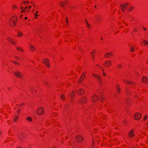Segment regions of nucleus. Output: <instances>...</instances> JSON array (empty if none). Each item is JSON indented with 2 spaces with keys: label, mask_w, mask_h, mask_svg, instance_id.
Segmentation results:
<instances>
[{
  "label": "nucleus",
  "mask_w": 148,
  "mask_h": 148,
  "mask_svg": "<svg viewBox=\"0 0 148 148\" xmlns=\"http://www.w3.org/2000/svg\"><path fill=\"white\" fill-rule=\"evenodd\" d=\"M136 30H137V29H135H135H134V31H135H135H136Z\"/></svg>",
  "instance_id": "obj_57"
},
{
  "label": "nucleus",
  "mask_w": 148,
  "mask_h": 148,
  "mask_svg": "<svg viewBox=\"0 0 148 148\" xmlns=\"http://www.w3.org/2000/svg\"><path fill=\"white\" fill-rule=\"evenodd\" d=\"M87 27H88L89 28H90V25H89V24L88 23V24H87Z\"/></svg>",
  "instance_id": "obj_41"
},
{
  "label": "nucleus",
  "mask_w": 148,
  "mask_h": 148,
  "mask_svg": "<svg viewBox=\"0 0 148 148\" xmlns=\"http://www.w3.org/2000/svg\"><path fill=\"white\" fill-rule=\"evenodd\" d=\"M26 135L23 133H20L18 134V138L21 140H23L25 137Z\"/></svg>",
  "instance_id": "obj_7"
},
{
  "label": "nucleus",
  "mask_w": 148,
  "mask_h": 148,
  "mask_svg": "<svg viewBox=\"0 0 148 148\" xmlns=\"http://www.w3.org/2000/svg\"><path fill=\"white\" fill-rule=\"evenodd\" d=\"M1 110H0V115H1V114H2V111Z\"/></svg>",
  "instance_id": "obj_44"
},
{
  "label": "nucleus",
  "mask_w": 148,
  "mask_h": 148,
  "mask_svg": "<svg viewBox=\"0 0 148 148\" xmlns=\"http://www.w3.org/2000/svg\"><path fill=\"white\" fill-rule=\"evenodd\" d=\"M134 51V49L133 48H131V52H132Z\"/></svg>",
  "instance_id": "obj_28"
},
{
  "label": "nucleus",
  "mask_w": 148,
  "mask_h": 148,
  "mask_svg": "<svg viewBox=\"0 0 148 148\" xmlns=\"http://www.w3.org/2000/svg\"><path fill=\"white\" fill-rule=\"evenodd\" d=\"M14 8H15V7H16L14 6H14H13V8H14Z\"/></svg>",
  "instance_id": "obj_58"
},
{
  "label": "nucleus",
  "mask_w": 148,
  "mask_h": 148,
  "mask_svg": "<svg viewBox=\"0 0 148 148\" xmlns=\"http://www.w3.org/2000/svg\"><path fill=\"white\" fill-rule=\"evenodd\" d=\"M93 53V52H91V55L92 54H93L92 53Z\"/></svg>",
  "instance_id": "obj_59"
},
{
  "label": "nucleus",
  "mask_w": 148,
  "mask_h": 148,
  "mask_svg": "<svg viewBox=\"0 0 148 148\" xmlns=\"http://www.w3.org/2000/svg\"><path fill=\"white\" fill-rule=\"evenodd\" d=\"M75 140L78 143H81L82 141L83 138L81 135L78 134L76 136Z\"/></svg>",
  "instance_id": "obj_3"
},
{
  "label": "nucleus",
  "mask_w": 148,
  "mask_h": 148,
  "mask_svg": "<svg viewBox=\"0 0 148 148\" xmlns=\"http://www.w3.org/2000/svg\"><path fill=\"white\" fill-rule=\"evenodd\" d=\"M143 42L145 43V44L147 45H148V42H147L146 40H144L143 41Z\"/></svg>",
  "instance_id": "obj_31"
},
{
  "label": "nucleus",
  "mask_w": 148,
  "mask_h": 148,
  "mask_svg": "<svg viewBox=\"0 0 148 148\" xmlns=\"http://www.w3.org/2000/svg\"><path fill=\"white\" fill-rule=\"evenodd\" d=\"M30 47L31 48V50L32 51H34V50L35 49V48L33 46H31Z\"/></svg>",
  "instance_id": "obj_25"
},
{
  "label": "nucleus",
  "mask_w": 148,
  "mask_h": 148,
  "mask_svg": "<svg viewBox=\"0 0 148 148\" xmlns=\"http://www.w3.org/2000/svg\"><path fill=\"white\" fill-rule=\"evenodd\" d=\"M101 99H103V97L101 95Z\"/></svg>",
  "instance_id": "obj_55"
},
{
  "label": "nucleus",
  "mask_w": 148,
  "mask_h": 148,
  "mask_svg": "<svg viewBox=\"0 0 148 148\" xmlns=\"http://www.w3.org/2000/svg\"><path fill=\"white\" fill-rule=\"evenodd\" d=\"M84 90L82 88H79L77 92L78 94L79 95H82L84 94Z\"/></svg>",
  "instance_id": "obj_11"
},
{
  "label": "nucleus",
  "mask_w": 148,
  "mask_h": 148,
  "mask_svg": "<svg viewBox=\"0 0 148 148\" xmlns=\"http://www.w3.org/2000/svg\"><path fill=\"white\" fill-rule=\"evenodd\" d=\"M23 34L21 32H20L18 34L17 36H21L23 35Z\"/></svg>",
  "instance_id": "obj_23"
},
{
  "label": "nucleus",
  "mask_w": 148,
  "mask_h": 148,
  "mask_svg": "<svg viewBox=\"0 0 148 148\" xmlns=\"http://www.w3.org/2000/svg\"><path fill=\"white\" fill-rule=\"evenodd\" d=\"M85 76L86 73L84 72H83L79 79V82H80L83 81L85 77Z\"/></svg>",
  "instance_id": "obj_8"
},
{
  "label": "nucleus",
  "mask_w": 148,
  "mask_h": 148,
  "mask_svg": "<svg viewBox=\"0 0 148 148\" xmlns=\"http://www.w3.org/2000/svg\"><path fill=\"white\" fill-rule=\"evenodd\" d=\"M44 112V110L43 108L40 107L37 108L36 111V114L39 115H42Z\"/></svg>",
  "instance_id": "obj_1"
},
{
  "label": "nucleus",
  "mask_w": 148,
  "mask_h": 148,
  "mask_svg": "<svg viewBox=\"0 0 148 148\" xmlns=\"http://www.w3.org/2000/svg\"><path fill=\"white\" fill-rule=\"evenodd\" d=\"M87 99L85 97H82L79 100V102L82 104H85L87 102Z\"/></svg>",
  "instance_id": "obj_4"
},
{
  "label": "nucleus",
  "mask_w": 148,
  "mask_h": 148,
  "mask_svg": "<svg viewBox=\"0 0 148 148\" xmlns=\"http://www.w3.org/2000/svg\"><path fill=\"white\" fill-rule=\"evenodd\" d=\"M122 67V65L121 64H119L118 65V68L119 69H120Z\"/></svg>",
  "instance_id": "obj_36"
},
{
  "label": "nucleus",
  "mask_w": 148,
  "mask_h": 148,
  "mask_svg": "<svg viewBox=\"0 0 148 148\" xmlns=\"http://www.w3.org/2000/svg\"><path fill=\"white\" fill-rule=\"evenodd\" d=\"M128 5L127 3H125L123 5L121 4L120 6L121 8V10L122 12H124L125 11V10L126 9Z\"/></svg>",
  "instance_id": "obj_6"
},
{
  "label": "nucleus",
  "mask_w": 148,
  "mask_h": 148,
  "mask_svg": "<svg viewBox=\"0 0 148 148\" xmlns=\"http://www.w3.org/2000/svg\"><path fill=\"white\" fill-rule=\"evenodd\" d=\"M66 23L68 25L69 23H68V19L67 17H66Z\"/></svg>",
  "instance_id": "obj_29"
},
{
  "label": "nucleus",
  "mask_w": 148,
  "mask_h": 148,
  "mask_svg": "<svg viewBox=\"0 0 148 148\" xmlns=\"http://www.w3.org/2000/svg\"><path fill=\"white\" fill-rule=\"evenodd\" d=\"M147 119V116H145L144 117V120H146Z\"/></svg>",
  "instance_id": "obj_32"
},
{
  "label": "nucleus",
  "mask_w": 148,
  "mask_h": 148,
  "mask_svg": "<svg viewBox=\"0 0 148 148\" xmlns=\"http://www.w3.org/2000/svg\"><path fill=\"white\" fill-rule=\"evenodd\" d=\"M95 143V141H94V140H93L92 141V146H93L94 143Z\"/></svg>",
  "instance_id": "obj_30"
},
{
  "label": "nucleus",
  "mask_w": 148,
  "mask_h": 148,
  "mask_svg": "<svg viewBox=\"0 0 148 148\" xmlns=\"http://www.w3.org/2000/svg\"><path fill=\"white\" fill-rule=\"evenodd\" d=\"M46 66L50 68V65L48 64H46Z\"/></svg>",
  "instance_id": "obj_34"
},
{
  "label": "nucleus",
  "mask_w": 148,
  "mask_h": 148,
  "mask_svg": "<svg viewBox=\"0 0 148 148\" xmlns=\"http://www.w3.org/2000/svg\"><path fill=\"white\" fill-rule=\"evenodd\" d=\"M61 99L62 100L64 99L65 98V95H64L63 94H62L60 96Z\"/></svg>",
  "instance_id": "obj_21"
},
{
  "label": "nucleus",
  "mask_w": 148,
  "mask_h": 148,
  "mask_svg": "<svg viewBox=\"0 0 148 148\" xmlns=\"http://www.w3.org/2000/svg\"><path fill=\"white\" fill-rule=\"evenodd\" d=\"M143 29H144V30H146V28L145 27H143Z\"/></svg>",
  "instance_id": "obj_48"
},
{
  "label": "nucleus",
  "mask_w": 148,
  "mask_h": 148,
  "mask_svg": "<svg viewBox=\"0 0 148 148\" xmlns=\"http://www.w3.org/2000/svg\"><path fill=\"white\" fill-rule=\"evenodd\" d=\"M14 74L17 77L23 79V75L19 71H16L14 73Z\"/></svg>",
  "instance_id": "obj_2"
},
{
  "label": "nucleus",
  "mask_w": 148,
  "mask_h": 148,
  "mask_svg": "<svg viewBox=\"0 0 148 148\" xmlns=\"http://www.w3.org/2000/svg\"><path fill=\"white\" fill-rule=\"evenodd\" d=\"M26 120L29 122H31L32 121V117L30 116H28L26 118Z\"/></svg>",
  "instance_id": "obj_15"
},
{
  "label": "nucleus",
  "mask_w": 148,
  "mask_h": 148,
  "mask_svg": "<svg viewBox=\"0 0 148 148\" xmlns=\"http://www.w3.org/2000/svg\"><path fill=\"white\" fill-rule=\"evenodd\" d=\"M1 130H0V136H1Z\"/></svg>",
  "instance_id": "obj_49"
},
{
  "label": "nucleus",
  "mask_w": 148,
  "mask_h": 148,
  "mask_svg": "<svg viewBox=\"0 0 148 148\" xmlns=\"http://www.w3.org/2000/svg\"><path fill=\"white\" fill-rule=\"evenodd\" d=\"M92 75L94 77L98 79V80L100 82H101V76L100 75L95 73L93 74Z\"/></svg>",
  "instance_id": "obj_12"
},
{
  "label": "nucleus",
  "mask_w": 148,
  "mask_h": 148,
  "mask_svg": "<svg viewBox=\"0 0 148 148\" xmlns=\"http://www.w3.org/2000/svg\"><path fill=\"white\" fill-rule=\"evenodd\" d=\"M75 92L76 91L75 90H73L72 92L71 95V96L72 99L73 97H74Z\"/></svg>",
  "instance_id": "obj_19"
},
{
  "label": "nucleus",
  "mask_w": 148,
  "mask_h": 148,
  "mask_svg": "<svg viewBox=\"0 0 148 148\" xmlns=\"http://www.w3.org/2000/svg\"><path fill=\"white\" fill-rule=\"evenodd\" d=\"M137 96L136 95H135L134 96V97L135 98H136V97H137Z\"/></svg>",
  "instance_id": "obj_53"
},
{
  "label": "nucleus",
  "mask_w": 148,
  "mask_h": 148,
  "mask_svg": "<svg viewBox=\"0 0 148 148\" xmlns=\"http://www.w3.org/2000/svg\"><path fill=\"white\" fill-rule=\"evenodd\" d=\"M134 135L133 130H132L130 132L129 134V136L130 138H132L133 137Z\"/></svg>",
  "instance_id": "obj_14"
},
{
  "label": "nucleus",
  "mask_w": 148,
  "mask_h": 148,
  "mask_svg": "<svg viewBox=\"0 0 148 148\" xmlns=\"http://www.w3.org/2000/svg\"><path fill=\"white\" fill-rule=\"evenodd\" d=\"M68 2L67 1L66 2V3H65V4H66V3H67Z\"/></svg>",
  "instance_id": "obj_60"
},
{
  "label": "nucleus",
  "mask_w": 148,
  "mask_h": 148,
  "mask_svg": "<svg viewBox=\"0 0 148 148\" xmlns=\"http://www.w3.org/2000/svg\"><path fill=\"white\" fill-rule=\"evenodd\" d=\"M21 9H22V10L23 9V7H21Z\"/></svg>",
  "instance_id": "obj_64"
},
{
  "label": "nucleus",
  "mask_w": 148,
  "mask_h": 148,
  "mask_svg": "<svg viewBox=\"0 0 148 148\" xmlns=\"http://www.w3.org/2000/svg\"><path fill=\"white\" fill-rule=\"evenodd\" d=\"M103 74L104 76H105L106 75V74L104 73V72L103 73Z\"/></svg>",
  "instance_id": "obj_46"
},
{
  "label": "nucleus",
  "mask_w": 148,
  "mask_h": 148,
  "mask_svg": "<svg viewBox=\"0 0 148 148\" xmlns=\"http://www.w3.org/2000/svg\"><path fill=\"white\" fill-rule=\"evenodd\" d=\"M27 7H25V8H24L25 9H27Z\"/></svg>",
  "instance_id": "obj_62"
},
{
  "label": "nucleus",
  "mask_w": 148,
  "mask_h": 148,
  "mask_svg": "<svg viewBox=\"0 0 148 148\" xmlns=\"http://www.w3.org/2000/svg\"><path fill=\"white\" fill-rule=\"evenodd\" d=\"M20 110L19 109V110H17V113H18V114L19 115L20 114Z\"/></svg>",
  "instance_id": "obj_38"
},
{
  "label": "nucleus",
  "mask_w": 148,
  "mask_h": 148,
  "mask_svg": "<svg viewBox=\"0 0 148 148\" xmlns=\"http://www.w3.org/2000/svg\"><path fill=\"white\" fill-rule=\"evenodd\" d=\"M17 148H22L21 147L18 146V147Z\"/></svg>",
  "instance_id": "obj_50"
},
{
  "label": "nucleus",
  "mask_w": 148,
  "mask_h": 148,
  "mask_svg": "<svg viewBox=\"0 0 148 148\" xmlns=\"http://www.w3.org/2000/svg\"><path fill=\"white\" fill-rule=\"evenodd\" d=\"M131 48H134V47L133 46H132Z\"/></svg>",
  "instance_id": "obj_63"
},
{
  "label": "nucleus",
  "mask_w": 148,
  "mask_h": 148,
  "mask_svg": "<svg viewBox=\"0 0 148 148\" xmlns=\"http://www.w3.org/2000/svg\"><path fill=\"white\" fill-rule=\"evenodd\" d=\"M8 40L10 42H12L14 45V43L12 41V39L11 38H8Z\"/></svg>",
  "instance_id": "obj_22"
},
{
  "label": "nucleus",
  "mask_w": 148,
  "mask_h": 148,
  "mask_svg": "<svg viewBox=\"0 0 148 148\" xmlns=\"http://www.w3.org/2000/svg\"><path fill=\"white\" fill-rule=\"evenodd\" d=\"M130 92H126V94L127 95V96H129Z\"/></svg>",
  "instance_id": "obj_35"
},
{
  "label": "nucleus",
  "mask_w": 148,
  "mask_h": 148,
  "mask_svg": "<svg viewBox=\"0 0 148 148\" xmlns=\"http://www.w3.org/2000/svg\"><path fill=\"white\" fill-rule=\"evenodd\" d=\"M124 123H126V120H125L124 121Z\"/></svg>",
  "instance_id": "obj_54"
},
{
  "label": "nucleus",
  "mask_w": 148,
  "mask_h": 148,
  "mask_svg": "<svg viewBox=\"0 0 148 148\" xmlns=\"http://www.w3.org/2000/svg\"><path fill=\"white\" fill-rule=\"evenodd\" d=\"M60 3H61V4H60V5L61 6H63V5H63V2H62V1H61V2H60Z\"/></svg>",
  "instance_id": "obj_42"
},
{
  "label": "nucleus",
  "mask_w": 148,
  "mask_h": 148,
  "mask_svg": "<svg viewBox=\"0 0 148 148\" xmlns=\"http://www.w3.org/2000/svg\"><path fill=\"white\" fill-rule=\"evenodd\" d=\"M62 5L63 6H62V7H64V4L63 3V5Z\"/></svg>",
  "instance_id": "obj_52"
},
{
  "label": "nucleus",
  "mask_w": 148,
  "mask_h": 148,
  "mask_svg": "<svg viewBox=\"0 0 148 148\" xmlns=\"http://www.w3.org/2000/svg\"><path fill=\"white\" fill-rule=\"evenodd\" d=\"M16 49L17 50L19 51L21 50V51H23V50H21L19 47H17Z\"/></svg>",
  "instance_id": "obj_40"
},
{
  "label": "nucleus",
  "mask_w": 148,
  "mask_h": 148,
  "mask_svg": "<svg viewBox=\"0 0 148 148\" xmlns=\"http://www.w3.org/2000/svg\"><path fill=\"white\" fill-rule=\"evenodd\" d=\"M15 58H16V59H18V60H19V58H18V57H17V56H16V57H15Z\"/></svg>",
  "instance_id": "obj_45"
},
{
  "label": "nucleus",
  "mask_w": 148,
  "mask_h": 148,
  "mask_svg": "<svg viewBox=\"0 0 148 148\" xmlns=\"http://www.w3.org/2000/svg\"><path fill=\"white\" fill-rule=\"evenodd\" d=\"M116 89L117 93L119 94L121 92V89L120 87L118 85L116 86Z\"/></svg>",
  "instance_id": "obj_18"
},
{
  "label": "nucleus",
  "mask_w": 148,
  "mask_h": 148,
  "mask_svg": "<svg viewBox=\"0 0 148 148\" xmlns=\"http://www.w3.org/2000/svg\"><path fill=\"white\" fill-rule=\"evenodd\" d=\"M12 22L14 24V25H16L15 21L14 20L12 21Z\"/></svg>",
  "instance_id": "obj_39"
},
{
  "label": "nucleus",
  "mask_w": 148,
  "mask_h": 148,
  "mask_svg": "<svg viewBox=\"0 0 148 148\" xmlns=\"http://www.w3.org/2000/svg\"><path fill=\"white\" fill-rule=\"evenodd\" d=\"M12 62H13V63H14L15 64H19L16 62L14 61H12Z\"/></svg>",
  "instance_id": "obj_27"
},
{
  "label": "nucleus",
  "mask_w": 148,
  "mask_h": 148,
  "mask_svg": "<svg viewBox=\"0 0 148 148\" xmlns=\"http://www.w3.org/2000/svg\"><path fill=\"white\" fill-rule=\"evenodd\" d=\"M133 8V7H131L130 8V10H129V11H131L132 10V9Z\"/></svg>",
  "instance_id": "obj_37"
},
{
  "label": "nucleus",
  "mask_w": 148,
  "mask_h": 148,
  "mask_svg": "<svg viewBox=\"0 0 148 148\" xmlns=\"http://www.w3.org/2000/svg\"><path fill=\"white\" fill-rule=\"evenodd\" d=\"M141 116V115L140 113L137 112L135 113L134 115V118L136 120H138L140 119Z\"/></svg>",
  "instance_id": "obj_5"
},
{
  "label": "nucleus",
  "mask_w": 148,
  "mask_h": 148,
  "mask_svg": "<svg viewBox=\"0 0 148 148\" xmlns=\"http://www.w3.org/2000/svg\"><path fill=\"white\" fill-rule=\"evenodd\" d=\"M73 100L72 99L71 100V103H72V102H73Z\"/></svg>",
  "instance_id": "obj_43"
},
{
  "label": "nucleus",
  "mask_w": 148,
  "mask_h": 148,
  "mask_svg": "<svg viewBox=\"0 0 148 148\" xmlns=\"http://www.w3.org/2000/svg\"><path fill=\"white\" fill-rule=\"evenodd\" d=\"M18 117V116L16 115L14 119V122H16Z\"/></svg>",
  "instance_id": "obj_20"
},
{
  "label": "nucleus",
  "mask_w": 148,
  "mask_h": 148,
  "mask_svg": "<svg viewBox=\"0 0 148 148\" xmlns=\"http://www.w3.org/2000/svg\"><path fill=\"white\" fill-rule=\"evenodd\" d=\"M31 6H29L28 8H29V9H30L31 8Z\"/></svg>",
  "instance_id": "obj_51"
},
{
  "label": "nucleus",
  "mask_w": 148,
  "mask_h": 148,
  "mask_svg": "<svg viewBox=\"0 0 148 148\" xmlns=\"http://www.w3.org/2000/svg\"><path fill=\"white\" fill-rule=\"evenodd\" d=\"M22 12H25V11L23 9L22 10Z\"/></svg>",
  "instance_id": "obj_56"
},
{
  "label": "nucleus",
  "mask_w": 148,
  "mask_h": 148,
  "mask_svg": "<svg viewBox=\"0 0 148 148\" xmlns=\"http://www.w3.org/2000/svg\"><path fill=\"white\" fill-rule=\"evenodd\" d=\"M43 63L46 65V64H48L49 62V60L47 59H44L43 60Z\"/></svg>",
  "instance_id": "obj_16"
},
{
  "label": "nucleus",
  "mask_w": 148,
  "mask_h": 148,
  "mask_svg": "<svg viewBox=\"0 0 148 148\" xmlns=\"http://www.w3.org/2000/svg\"><path fill=\"white\" fill-rule=\"evenodd\" d=\"M112 54L110 53H107L106 54H105L104 56L106 58H110V56H112Z\"/></svg>",
  "instance_id": "obj_17"
},
{
  "label": "nucleus",
  "mask_w": 148,
  "mask_h": 148,
  "mask_svg": "<svg viewBox=\"0 0 148 148\" xmlns=\"http://www.w3.org/2000/svg\"><path fill=\"white\" fill-rule=\"evenodd\" d=\"M57 115V114L56 113H54V112H53V113L52 114V115L54 117H56V116Z\"/></svg>",
  "instance_id": "obj_24"
},
{
  "label": "nucleus",
  "mask_w": 148,
  "mask_h": 148,
  "mask_svg": "<svg viewBox=\"0 0 148 148\" xmlns=\"http://www.w3.org/2000/svg\"><path fill=\"white\" fill-rule=\"evenodd\" d=\"M147 77L145 76L143 77L142 79V82L143 83H147Z\"/></svg>",
  "instance_id": "obj_13"
},
{
  "label": "nucleus",
  "mask_w": 148,
  "mask_h": 148,
  "mask_svg": "<svg viewBox=\"0 0 148 148\" xmlns=\"http://www.w3.org/2000/svg\"><path fill=\"white\" fill-rule=\"evenodd\" d=\"M38 12V11H36V13L35 14V18H37V12Z\"/></svg>",
  "instance_id": "obj_33"
},
{
  "label": "nucleus",
  "mask_w": 148,
  "mask_h": 148,
  "mask_svg": "<svg viewBox=\"0 0 148 148\" xmlns=\"http://www.w3.org/2000/svg\"><path fill=\"white\" fill-rule=\"evenodd\" d=\"M111 64V62L109 60H107L105 62L104 65V66H106V67H108L110 66Z\"/></svg>",
  "instance_id": "obj_10"
},
{
  "label": "nucleus",
  "mask_w": 148,
  "mask_h": 148,
  "mask_svg": "<svg viewBox=\"0 0 148 148\" xmlns=\"http://www.w3.org/2000/svg\"><path fill=\"white\" fill-rule=\"evenodd\" d=\"M86 24H88V22L86 20Z\"/></svg>",
  "instance_id": "obj_47"
},
{
  "label": "nucleus",
  "mask_w": 148,
  "mask_h": 148,
  "mask_svg": "<svg viewBox=\"0 0 148 148\" xmlns=\"http://www.w3.org/2000/svg\"><path fill=\"white\" fill-rule=\"evenodd\" d=\"M25 19H27V17H25Z\"/></svg>",
  "instance_id": "obj_61"
},
{
  "label": "nucleus",
  "mask_w": 148,
  "mask_h": 148,
  "mask_svg": "<svg viewBox=\"0 0 148 148\" xmlns=\"http://www.w3.org/2000/svg\"><path fill=\"white\" fill-rule=\"evenodd\" d=\"M91 57H92V59L93 60H95V54H92L91 55Z\"/></svg>",
  "instance_id": "obj_26"
},
{
  "label": "nucleus",
  "mask_w": 148,
  "mask_h": 148,
  "mask_svg": "<svg viewBox=\"0 0 148 148\" xmlns=\"http://www.w3.org/2000/svg\"><path fill=\"white\" fill-rule=\"evenodd\" d=\"M99 98V97L97 95H95L92 97V101L93 102H96L98 100Z\"/></svg>",
  "instance_id": "obj_9"
}]
</instances>
